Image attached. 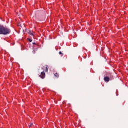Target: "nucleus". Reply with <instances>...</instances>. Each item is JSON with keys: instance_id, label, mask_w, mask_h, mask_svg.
<instances>
[{"instance_id": "nucleus-1", "label": "nucleus", "mask_w": 128, "mask_h": 128, "mask_svg": "<svg viewBox=\"0 0 128 128\" xmlns=\"http://www.w3.org/2000/svg\"><path fill=\"white\" fill-rule=\"evenodd\" d=\"M12 32L10 29L4 26L0 25V34H4V36H8Z\"/></svg>"}, {"instance_id": "nucleus-2", "label": "nucleus", "mask_w": 128, "mask_h": 128, "mask_svg": "<svg viewBox=\"0 0 128 128\" xmlns=\"http://www.w3.org/2000/svg\"><path fill=\"white\" fill-rule=\"evenodd\" d=\"M104 80L106 82H109L110 80V78L108 76H106L104 78Z\"/></svg>"}, {"instance_id": "nucleus-3", "label": "nucleus", "mask_w": 128, "mask_h": 128, "mask_svg": "<svg viewBox=\"0 0 128 128\" xmlns=\"http://www.w3.org/2000/svg\"><path fill=\"white\" fill-rule=\"evenodd\" d=\"M40 77L41 78H46V73L44 72H41V75L40 76Z\"/></svg>"}, {"instance_id": "nucleus-4", "label": "nucleus", "mask_w": 128, "mask_h": 128, "mask_svg": "<svg viewBox=\"0 0 128 128\" xmlns=\"http://www.w3.org/2000/svg\"><path fill=\"white\" fill-rule=\"evenodd\" d=\"M28 32L30 36H34V32H32V30H28Z\"/></svg>"}, {"instance_id": "nucleus-5", "label": "nucleus", "mask_w": 128, "mask_h": 128, "mask_svg": "<svg viewBox=\"0 0 128 128\" xmlns=\"http://www.w3.org/2000/svg\"><path fill=\"white\" fill-rule=\"evenodd\" d=\"M54 76H56V78H60V74H58L56 73L54 74Z\"/></svg>"}, {"instance_id": "nucleus-6", "label": "nucleus", "mask_w": 128, "mask_h": 128, "mask_svg": "<svg viewBox=\"0 0 128 128\" xmlns=\"http://www.w3.org/2000/svg\"><path fill=\"white\" fill-rule=\"evenodd\" d=\"M48 66H46L45 68H46V70H45V72H48Z\"/></svg>"}, {"instance_id": "nucleus-7", "label": "nucleus", "mask_w": 128, "mask_h": 128, "mask_svg": "<svg viewBox=\"0 0 128 128\" xmlns=\"http://www.w3.org/2000/svg\"><path fill=\"white\" fill-rule=\"evenodd\" d=\"M34 126V124L31 123L30 124L29 126V128H32Z\"/></svg>"}, {"instance_id": "nucleus-8", "label": "nucleus", "mask_w": 128, "mask_h": 128, "mask_svg": "<svg viewBox=\"0 0 128 128\" xmlns=\"http://www.w3.org/2000/svg\"><path fill=\"white\" fill-rule=\"evenodd\" d=\"M28 40L30 41V42H32V40L30 39V38H28Z\"/></svg>"}, {"instance_id": "nucleus-9", "label": "nucleus", "mask_w": 128, "mask_h": 128, "mask_svg": "<svg viewBox=\"0 0 128 128\" xmlns=\"http://www.w3.org/2000/svg\"><path fill=\"white\" fill-rule=\"evenodd\" d=\"M59 54H62V53L60 52H59Z\"/></svg>"}, {"instance_id": "nucleus-10", "label": "nucleus", "mask_w": 128, "mask_h": 128, "mask_svg": "<svg viewBox=\"0 0 128 128\" xmlns=\"http://www.w3.org/2000/svg\"><path fill=\"white\" fill-rule=\"evenodd\" d=\"M33 44H36V43H33Z\"/></svg>"}]
</instances>
